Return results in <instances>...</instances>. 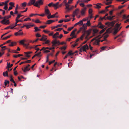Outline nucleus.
I'll return each mask as SVG.
<instances>
[{
	"instance_id": "864d4df0",
	"label": "nucleus",
	"mask_w": 129,
	"mask_h": 129,
	"mask_svg": "<svg viewBox=\"0 0 129 129\" xmlns=\"http://www.w3.org/2000/svg\"><path fill=\"white\" fill-rule=\"evenodd\" d=\"M43 31L46 33L48 34L50 32V31L49 30H43Z\"/></svg>"
},
{
	"instance_id": "2eb2a0df",
	"label": "nucleus",
	"mask_w": 129,
	"mask_h": 129,
	"mask_svg": "<svg viewBox=\"0 0 129 129\" xmlns=\"http://www.w3.org/2000/svg\"><path fill=\"white\" fill-rule=\"evenodd\" d=\"M86 9V7H84V8L82 9L81 11V15L83 16L85 14Z\"/></svg>"
},
{
	"instance_id": "338daca9",
	"label": "nucleus",
	"mask_w": 129,
	"mask_h": 129,
	"mask_svg": "<svg viewBox=\"0 0 129 129\" xmlns=\"http://www.w3.org/2000/svg\"><path fill=\"white\" fill-rule=\"evenodd\" d=\"M79 5L83 7H84V6H85V5L83 3H80V4Z\"/></svg>"
},
{
	"instance_id": "0eeeda50",
	"label": "nucleus",
	"mask_w": 129,
	"mask_h": 129,
	"mask_svg": "<svg viewBox=\"0 0 129 129\" xmlns=\"http://www.w3.org/2000/svg\"><path fill=\"white\" fill-rule=\"evenodd\" d=\"M44 12L45 14L48 15L47 16H49L51 13L48 9V7L47 6H45L44 8Z\"/></svg>"
},
{
	"instance_id": "39448f33",
	"label": "nucleus",
	"mask_w": 129,
	"mask_h": 129,
	"mask_svg": "<svg viewBox=\"0 0 129 129\" xmlns=\"http://www.w3.org/2000/svg\"><path fill=\"white\" fill-rule=\"evenodd\" d=\"M88 46L87 44H86L80 48V52H82L83 51L86 52V50H88Z\"/></svg>"
},
{
	"instance_id": "a878e982",
	"label": "nucleus",
	"mask_w": 129,
	"mask_h": 129,
	"mask_svg": "<svg viewBox=\"0 0 129 129\" xmlns=\"http://www.w3.org/2000/svg\"><path fill=\"white\" fill-rule=\"evenodd\" d=\"M59 34V33L58 32H56L53 36V37L54 38H58V35Z\"/></svg>"
},
{
	"instance_id": "c85d7f7f",
	"label": "nucleus",
	"mask_w": 129,
	"mask_h": 129,
	"mask_svg": "<svg viewBox=\"0 0 129 129\" xmlns=\"http://www.w3.org/2000/svg\"><path fill=\"white\" fill-rule=\"evenodd\" d=\"M121 27L118 30L117 29H115L114 28V31L113 32V34H116L120 29Z\"/></svg>"
},
{
	"instance_id": "7ed1b4c3",
	"label": "nucleus",
	"mask_w": 129,
	"mask_h": 129,
	"mask_svg": "<svg viewBox=\"0 0 129 129\" xmlns=\"http://www.w3.org/2000/svg\"><path fill=\"white\" fill-rule=\"evenodd\" d=\"M11 17V16L10 15L5 16L3 17V19L0 22L3 24H9L10 23L9 20H6L10 18Z\"/></svg>"
},
{
	"instance_id": "bf43d9fd",
	"label": "nucleus",
	"mask_w": 129,
	"mask_h": 129,
	"mask_svg": "<svg viewBox=\"0 0 129 129\" xmlns=\"http://www.w3.org/2000/svg\"><path fill=\"white\" fill-rule=\"evenodd\" d=\"M107 18L108 19L110 20H111L113 19V17H112V16H108Z\"/></svg>"
},
{
	"instance_id": "680f3d73",
	"label": "nucleus",
	"mask_w": 129,
	"mask_h": 129,
	"mask_svg": "<svg viewBox=\"0 0 129 129\" xmlns=\"http://www.w3.org/2000/svg\"><path fill=\"white\" fill-rule=\"evenodd\" d=\"M73 26L70 27L68 28V30L69 31H70L73 28Z\"/></svg>"
},
{
	"instance_id": "f257e3e1",
	"label": "nucleus",
	"mask_w": 129,
	"mask_h": 129,
	"mask_svg": "<svg viewBox=\"0 0 129 129\" xmlns=\"http://www.w3.org/2000/svg\"><path fill=\"white\" fill-rule=\"evenodd\" d=\"M73 1V0H68V2L66 4V7L65 8V13L69 12L70 11L74 8V6L73 5L70 6V5L72 3Z\"/></svg>"
},
{
	"instance_id": "f8f14e48",
	"label": "nucleus",
	"mask_w": 129,
	"mask_h": 129,
	"mask_svg": "<svg viewBox=\"0 0 129 129\" xmlns=\"http://www.w3.org/2000/svg\"><path fill=\"white\" fill-rule=\"evenodd\" d=\"M34 25L31 23H30L24 25V26L26 27L27 29H28L30 27H33L34 26Z\"/></svg>"
},
{
	"instance_id": "f704fd0d",
	"label": "nucleus",
	"mask_w": 129,
	"mask_h": 129,
	"mask_svg": "<svg viewBox=\"0 0 129 129\" xmlns=\"http://www.w3.org/2000/svg\"><path fill=\"white\" fill-rule=\"evenodd\" d=\"M111 28H108L106 31L105 33H111Z\"/></svg>"
},
{
	"instance_id": "a211bd4d",
	"label": "nucleus",
	"mask_w": 129,
	"mask_h": 129,
	"mask_svg": "<svg viewBox=\"0 0 129 129\" xmlns=\"http://www.w3.org/2000/svg\"><path fill=\"white\" fill-rule=\"evenodd\" d=\"M80 10L79 9L77 8L73 12V13H74L76 16L78 15L79 12Z\"/></svg>"
},
{
	"instance_id": "603ef678",
	"label": "nucleus",
	"mask_w": 129,
	"mask_h": 129,
	"mask_svg": "<svg viewBox=\"0 0 129 129\" xmlns=\"http://www.w3.org/2000/svg\"><path fill=\"white\" fill-rule=\"evenodd\" d=\"M11 41V40H8V41H7L5 43H4L3 44H2V46H3V45H5L6 44L10 42Z\"/></svg>"
},
{
	"instance_id": "bb28decb",
	"label": "nucleus",
	"mask_w": 129,
	"mask_h": 129,
	"mask_svg": "<svg viewBox=\"0 0 129 129\" xmlns=\"http://www.w3.org/2000/svg\"><path fill=\"white\" fill-rule=\"evenodd\" d=\"M62 24H59L54 26H52L51 27V29H53L55 28H57L58 27H61L62 26Z\"/></svg>"
},
{
	"instance_id": "1a4fd4ad",
	"label": "nucleus",
	"mask_w": 129,
	"mask_h": 129,
	"mask_svg": "<svg viewBox=\"0 0 129 129\" xmlns=\"http://www.w3.org/2000/svg\"><path fill=\"white\" fill-rule=\"evenodd\" d=\"M58 14L57 12H56V13L52 15H51V14H50V16H47V18L48 19L53 18L55 17L57 18L58 17V16L57 15Z\"/></svg>"
},
{
	"instance_id": "9b49d317",
	"label": "nucleus",
	"mask_w": 129,
	"mask_h": 129,
	"mask_svg": "<svg viewBox=\"0 0 129 129\" xmlns=\"http://www.w3.org/2000/svg\"><path fill=\"white\" fill-rule=\"evenodd\" d=\"M52 43L53 46H55L56 45H59V41L56 40H54L52 41Z\"/></svg>"
},
{
	"instance_id": "3c124183",
	"label": "nucleus",
	"mask_w": 129,
	"mask_h": 129,
	"mask_svg": "<svg viewBox=\"0 0 129 129\" xmlns=\"http://www.w3.org/2000/svg\"><path fill=\"white\" fill-rule=\"evenodd\" d=\"M16 23H17L18 22H22V20H18V19H16Z\"/></svg>"
},
{
	"instance_id": "5701e85b",
	"label": "nucleus",
	"mask_w": 129,
	"mask_h": 129,
	"mask_svg": "<svg viewBox=\"0 0 129 129\" xmlns=\"http://www.w3.org/2000/svg\"><path fill=\"white\" fill-rule=\"evenodd\" d=\"M74 54V53H73L72 50H70L68 53L67 55L68 57L69 56L73 55Z\"/></svg>"
},
{
	"instance_id": "20e7f679",
	"label": "nucleus",
	"mask_w": 129,
	"mask_h": 129,
	"mask_svg": "<svg viewBox=\"0 0 129 129\" xmlns=\"http://www.w3.org/2000/svg\"><path fill=\"white\" fill-rule=\"evenodd\" d=\"M43 0H39L37 1L34 4V6L38 8L40 7V6L43 4Z\"/></svg>"
},
{
	"instance_id": "412c9836",
	"label": "nucleus",
	"mask_w": 129,
	"mask_h": 129,
	"mask_svg": "<svg viewBox=\"0 0 129 129\" xmlns=\"http://www.w3.org/2000/svg\"><path fill=\"white\" fill-rule=\"evenodd\" d=\"M47 39L46 36L45 35H43L42 38L40 39V41H45Z\"/></svg>"
},
{
	"instance_id": "a19ab883",
	"label": "nucleus",
	"mask_w": 129,
	"mask_h": 129,
	"mask_svg": "<svg viewBox=\"0 0 129 129\" xmlns=\"http://www.w3.org/2000/svg\"><path fill=\"white\" fill-rule=\"evenodd\" d=\"M85 35V34L84 33H83L82 35L79 38V39L81 40H82L83 39Z\"/></svg>"
},
{
	"instance_id": "49530a36",
	"label": "nucleus",
	"mask_w": 129,
	"mask_h": 129,
	"mask_svg": "<svg viewBox=\"0 0 129 129\" xmlns=\"http://www.w3.org/2000/svg\"><path fill=\"white\" fill-rule=\"evenodd\" d=\"M53 3L52 2H51L48 5V7L49 6L50 7H51V6H53Z\"/></svg>"
},
{
	"instance_id": "4468645a",
	"label": "nucleus",
	"mask_w": 129,
	"mask_h": 129,
	"mask_svg": "<svg viewBox=\"0 0 129 129\" xmlns=\"http://www.w3.org/2000/svg\"><path fill=\"white\" fill-rule=\"evenodd\" d=\"M21 30H20L18 32H16L14 34V35L16 36L22 35L23 34V33L21 31Z\"/></svg>"
},
{
	"instance_id": "cd10ccee",
	"label": "nucleus",
	"mask_w": 129,
	"mask_h": 129,
	"mask_svg": "<svg viewBox=\"0 0 129 129\" xmlns=\"http://www.w3.org/2000/svg\"><path fill=\"white\" fill-rule=\"evenodd\" d=\"M27 42V40L25 39H23L22 40L20 41L19 43L20 44L23 45H24V43L25 42Z\"/></svg>"
},
{
	"instance_id": "052dcab7",
	"label": "nucleus",
	"mask_w": 129,
	"mask_h": 129,
	"mask_svg": "<svg viewBox=\"0 0 129 129\" xmlns=\"http://www.w3.org/2000/svg\"><path fill=\"white\" fill-rule=\"evenodd\" d=\"M92 10L91 9H89V13L90 14H91L92 13Z\"/></svg>"
},
{
	"instance_id": "37998d69",
	"label": "nucleus",
	"mask_w": 129,
	"mask_h": 129,
	"mask_svg": "<svg viewBox=\"0 0 129 129\" xmlns=\"http://www.w3.org/2000/svg\"><path fill=\"white\" fill-rule=\"evenodd\" d=\"M9 5H10L11 6H12L13 7H14V3L13 2H10V3Z\"/></svg>"
},
{
	"instance_id": "f03ea898",
	"label": "nucleus",
	"mask_w": 129,
	"mask_h": 129,
	"mask_svg": "<svg viewBox=\"0 0 129 129\" xmlns=\"http://www.w3.org/2000/svg\"><path fill=\"white\" fill-rule=\"evenodd\" d=\"M102 37L100 35H98L94 38L91 41L92 44L93 45H99L100 41V39Z\"/></svg>"
},
{
	"instance_id": "0e129e2a",
	"label": "nucleus",
	"mask_w": 129,
	"mask_h": 129,
	"mask_svg": "<svg viewBox=\"0 0 129 129\" xmlns=\"http://www.w3.org/2000/svg\"><path fill=\"white\" fill-rule=\"evenodd\" d=\"M112 3V2L111 1H109V2H107L105 3V4L106 5H109L111 4Z\"/></svg>"
},
{
	"instance_id": "393cba45",
	"label": "nucleus",
	"mask_w": 129,
	"mask_h": 129,
	"mask_svg": "<svg viewBox=\"0 0 129 129\" xmlns=\"http://www.w3.org/2000/svg\"><path fill=\"white\" fill-rule=\"evenodd\" d=\"M95 5L96 6H94V7L97 9H99L101 7V6L102 5L101 3H98L97 4H95Z\"/></svg>"
},
{
	"instance_id": "473e14b6",
	"label": "nucleus",
	"mask_w": 129,
	"mask_h": 129,
	"mask_svg": "<svg viewBox=\"0 0 129 129\" xmlns=\"http://www.w3.org/2000/svg\"><path fill=\"white\" fill-rule=\"evenodd\" d=\"M83 22H82V20L80 21L77 23V24H78V25H79L80 26L83 25Z\"/></svg>"
},
{
	"instance_id": "72a5a7b5",
	"label": "nucleus",
	"mask_w": 129,
	"mask_h": 129,
	"mask_svg": "<svg viewBox=\"0 0 129 129\" xmlns=\"http://www.w3.org/2000/svg\"><path fill=\"white\" fill-rule=\"evenodd\" d=\"M3 75L4 76H8V72L7 71H6L5 72H4L3 73Z\"/></svg>"
},
{
	"instance_id": "6e6d98bb",
	"label": "nucleus",
	"mask_w": 129,
	"mask_h": 129,
	"mask_svg": "<svg viewBox=\"0 0 129 129\" xmlns=\"http://www.w3.org/2000/svg\"><path fill=\"white\" fill-rule=\"evenodd\" d=\"M28 20H31V19L30 18L28 17L27 18H26L24 20V21H28Z\"/></svg>"
},
{
	"instance_id": "8fccbe9b",
	"label": "nucleus",
	"mask_w": 129,
	"mask_h": 129,
	"mask_svg": "<svg viewBox=\"0 0 129 129\" xmlns=\"http://www.w3.org/2000/svg\"><path fill=\"white\" fill-rule=\"evenodd\" d=\"M22 15H21L20 14H18L17 15V17L16 19H18L20 17L22 16Z\"/></svg>"
},
{
	"instance_id": "4d7b16f0",
	"label": "nucleus",
	"mask_w": 129,
	"mask_h": 129,
	"mask_svg": "<svg viewBox=\"0 0 129 129\" xmlns=\"http://www.w3.org/2000/svg\"><path fill=\"white\" fill-rule=\"evenodd\" d=\"M55 48V47H54V46H53V45H52L51 47L49 48V49L50 50L53 49H54Z\"/></svg>"
},
{
	"instance_id": "b1692460",
	"label": "nucleus",
	"mask_w": 129,
	"mask_h": 129,
	"mask_svg": "<svg viewBox=\"0 0 129 129\" xmlns=\"http://www.w3.org/2000/svg\"><path fill=\"white\" fill-rule=\"evenodd\" d=\"M121 24L119 23V24H118L117 23L115 25V27H114V28L115 29H117L118 30L120 28V26L121 25Z\"/></svg>"
},
{
	"instance_id": "58836bf2",
	"label": "nucleus",
	"mask_w": 129,
	"mask_h": 129,
	"mask_svg": "<svg viewBox=\"0 0 129 129\" xmlns=\"http://www.w3.org/2000/svg\"><path fill=\"white\" fill-rule=\"evenodd\" d=\"M106 29V28H105L101 30L99 34H101L103 32H104Z\"/></svg>"
},
{
	"instance_id": "de8ad7c7",
	"label": "nucleus",
	"mask_w": 129,
	"mask_h": 129,
	"mask_svg": "<svg viewBox=\"0 0 129 129\" xmlns=\"http://www.w3.org/2000/svg\"><path fill=\"white\" fill-rule=\"evenodd\" d=\"M11 35L5 37L4 38H2V39L4 40L6 39H7L8 38H9L11 37Z\"/></svg>"
},
{
	"instance_id": "6ab92c4d",
	"label": "nucleus",
	"mask_w": 129,
	"mask_h": 129,
	"mask_svg": "<svg viewBox=\"0 0 129 129\" xmlns=\"http://www.w3.org/2000/svg\"><path fill=\"white\" fill-rule=\"evenodd\" d=\"M98 29L96 28H94L92 29V34L93 36H94L95 34L97 33L98 31Z\"/></svg>"
},
{
	"instance_id": "c03bdc74",
	"label": "nucleus",
	"mask_w": 129,
	"mask_h": 129,
	"mask_svg": "<svg viewBox=\"0 0 129 129\" xmlns=\"http://www.w3.org/2000/svg\"><path fill=\"white\" fill-rule=\"evenodd\" d=\"M35 22L37 23H41V21L39 19H37L35 21Z\"/></svg>"
},
{
	"instance_id": "aec40b11",
	"label": "nucleus",
	"mask_w": 129,
	"mask_h": 129,
	"mask_svg": "<svg viewBox=\"0 0 129 129\" xmlns=\"http://www.w3.org/2000/svg\"><path fill=\"white\" fill-rule=\"evenodd\" d=\"M55 21V20H50L47 21V22L46 24H49L51 23H53Z\"/></svg>"
},
{
	"instance_id": "7c9ffc66",
	"label": "nucleus",
	"mask_w": 129,
	"mask_h": 129,
	"mask_svg": "<svg viewBox=\"0 0 129 129\" xmlns=\"http://www.w3.org/2000/svg\"><path fill=\"white\" fill-rule=\"evenodd\" d=\"M16 43L15 42H12L11 43L9 44V46H12L16 45Z\"/></svg>"
},
{
	"instance_id": "423d86ee",
	"label": "nucleus",
	"mask_w": 129,
	"mask_h": 129,
	"mask_svg": "<svg viewBox=\"0 0 129 129\" xmlns=\"http://www.w3.org/2000/svg\"><path fill=\"white\" fill-rule=\"evenodd\" d=\"M86 24L84 23L82 25V26L80 28V30L82 32V33L85 34V31L87 29Z\"/></svg>"
},
{
	"instance_id": "ddd939ff",
	"label": "nucleus",
	"mask_w": 129,
	"mask_h": 129,
	"mask_svg": "<svg viewBox=\"0 0 129 129\" xmlns=\"http://www.w3.org/2000/svg\"><path fill=\"white\" fill-rule=\"evenodd\" d=\"M114 23L113 22H107L105 23V24L107 25L108 27H113L114 25Z\"/></svg>"
},
{
	"instance_id": "9d476101",
	"label": "nucleus",
	"mask_w": 129,
	"mask_h": 129,
	"mask_svg": "<svg viewBox=\"0 0 129 129\" xmlns=\"http://www.w3.org/2000/svg\"><path fill=\"white\" fill-rule=\"evenodd\" d=\"M92 30V29H90L87 30H86L85 32V34L86 33L87 35H86V37L85 38V39H86L87 40L88 39L87 38L88 36L90 35V34Z\"/></svg>"
},
{
	"instance_id": "c9c22d12",
	"label": "nucleus",
	"mask_w": 129,
	"mask_h": 129,
	"mask_svg": "<svg viewBox=\"0 0 129 129\" xmlns=\"http://www.w3.org/2000/svg\"><path fill=\"white\" fill-rule=\"evenodd\" d=\"M13 65V64H10V63H8V65L7 67L8 68H10L12 67Z\"/></svg>"
},
{
	"instance_id": "a18cd8bd",
	"label": "nucleus",
	"mask_w": 129,
	"mask_h": 129,
	"mask_svg": "<svg viewBox=\"0 0 129 129\" xmlns=\"http://www.w3.org/2000/svg\"><path fill=\"white\" fill-rule=\"evenodd\" d=\"M24 53L25 54V56H26L27 57H30V56L29 55V54H28L27 53V52H24Z\"/></svg>"
},
{
	"instance_id": "f3484780",
	"label": "nucleus",
	"mask_w": 129,
	"mask_h": 129,
	"mask_svg": "<svg viewBox=\"0 0 129 129\" xmlns=\"http://www.w3.org/2000/svg\"><path fill=\"white\" fill-rule=\"evenodd\" d=\"M35 2L36 0H30L29 2L28 3V5L29 6L33 5L34 6Z\"/></svg>"
},
{
	"instance_id": "ea45409f",
	"label": "nucleus",
	"mask_w": 129,
	"mask_h": 129,
	"mask_svg": "<svg viewBox=\"0 0 129 129\" xmlns=\"http://www.w3.org/2000/svg\"><path fill=\"white\" fill-rule=\"evenodd\" d=\"M5 6L4 7V9H5V10H7L8 9V4H5Z\"/></svg>"
},
{
	"instance_id": "13d9d810",
	"label": "nucleus",
	"mask_w": 129,
	"mask_h": 129,
	"mask_svg": "<svg viewBox=\"0 0 129 129\" xmlns=\"http://www.w3.org/2000/svg\"><path fill=\"white\" fill-rule=\"evenodd\" d=\"M50 42V41L49 40H47L46 41L43 43L44 44H49Z\"/></svg>"
},
{
	"instance_id": "c756f323",
	"label": "nucleus",
	"mask_w": 129,
	"mask_h": 129,
	"mask_svg": "<svg viewBox=\"0 0 129 129\" xmlns=\"http://www.w3.org/2000/svg\"><path fill=\"white\" fill-rule=\"evenodd\" d=\"M34 29H35L34 31L35 32H36L38 31H40L41 30V29H40L37 27H34Z\"/></svg>"
},
{
	"instance_id": "4be33fe9",
	"label": "nucleus",
	"mask_w": 129,
	"mask_h": 129,
	"mask_svg": "<svg viewBox=\"0 0 129 129\" xmlns=\"http://www.w3.org/2000/svg\"><path fill=\"white\" fill-rule=\"evenodd\" d=\"M59 3V2H57L55 4H53V6L55 8V9H56L58 8V6Z\"/></svg>"
},
{
	"instance_id": "6e6552de",
	"label": "nucleus",
	"mask_w": 129,
	"mask_h": 129,
	"mask_svg": "<svg viewBox=\"0 0 129 129\" xmlns=\"http://www.w3.org/2000/svg\"><path fill=\"white\" fill-rule=\"evenodd\" d=\"M76 30V29L72 31L70 35V36L73 39L76 38L77 37V35H76L75 34V33Z\"/></svg>"
},
{
	"instance_id": "09e8293b",
	"label": "nucleus",
	"mask_w": 129,
	"mask_h": 129,
	"mask_svg": "<svg viewBox=\"0 0 129 129\" xmlns=\"http://www.w3.org/2000/svg\"><path fill=\"white\" fill-rule=\"evenodd\" d=\"M27 3L26 2H24L22 4V5L23 7H25L26 6Z\"/></svg>"
},
{
	"instance_id": "2f4dec72",
	"label": "nucleus",
	"mask_w": 129,
	"mask_h": 129,
	"mask_svg": "<svg viewBox=\"0 0 129 129\" xmlns=\"http://www.w3.org/2000/svg\"><path fill=\"white\" fill-rule=\"evenodd\" d=\"M86 25L87 28L88 26H90L91 25V23L89 20L87 21L86 24Z\"/></svg>"
},
{
	"instance_id": "e2e57ef3",
	"label": "nucleus",
	"mask_w": 129,
	"mask_h": 129,
	"mask_svg": "<svg viewBox=\"0 0 129 129\" xmlns=\"http://www.w3.org/2000/svg\"><path fill=\"white\" fill-rule=\"evenodd\" d=\"M36 37H40L41 36V35L39 33L37 34L36 35Z\"/></svg>"
},
{
	"instance_id": "69168bd1",
	"label": "nucleus",
	"mask_w": 129,
	"mask_h": 129,
	"mask_svg": "<svg viewBox=\"0 0 129 129\" xmlns=\"http://www.w3.org/2000/svg\"><path fill=\"white\" fill-rule=\"evenodd\" d=\"M46 27V25L41 26H40L39 28H44L45 27Z\"/></svg>"
},
{
	"instance_id": "4c0bfd02",
	"label": "nucleus",
	"mask_w": 129,
	"mask_h": 129,
	"mask_svg": "<svg viewBox=\"0 0 129 129\" xmlns=\"http://www.w3.org/2000/svg\"><path fill=\"white\" fill-rule=\"evenodd\" d=\"M23 56L22 54H19L18 55H15L13 56V57L15 58H17L18 57H19L20 56Z\"/></svg>"
},
{
	"instance_id": "dca6fc26",
	"label": "nucleus",
	"mask_w": 129,
	"mask_h": 129,
	"mask_svg": "<svg viewBox=\"0 0 129 129\" xmlns=\"http://www.w3.org/2000/svg\"><path fill=\"white\" fill-rule=\"evenodd\" d=\"M29 64H28L26 67L24 68L23 71L24 72H25L27 71H29L30 70V68H29L30 66Z\"/></svg>"
},
{
	"instance_id": "774afa93",
	"label": "nucleus",
	"mask_w": 129,
	"mask_h": 129,
	"mask_svg": "<svg viewBox=\"0 0 129 129\" xmlns=\"http://www.w3.org/2000/svg\"><path fill=\"white\" fill-rule=\"evenodd\" d=\"M105 19V16L104 17H100V20H102L104 19Z\"/></svg>"
},
{
	"instance_id": "5fc2aeb1",
	"label": "nucleus",
	"mask_w": 129,
	"mask_h": 129,
	"mask_svg": "<svg viewBox=\"0 0 129 129\" xmlns=\"http://www.w3.org/2000/svg\"><path fill=\"white\" fill-rule=\"evenodd\" d=\"M66 48V46H64L60 48V49L61 50H65Z\"/></svg>"
},
{
	"instance_id": "e433bc0d",
	"label": "nucleus",
	"mask_w": 129,
	"mask_h": 129,
	"mask_svg": "<svg viewBox=\"0 0 129 129\" xmlns=\"http://www.w3.org/2000/svg\"><path fill=\"white\" fill-rule=\"evenodd\" d=\"M63 28H58L54 30L55 31H60L62 30Z\"/></svg>"
},
{
	"instance_id": "79ce46f5",
	"label": "nucleus",
	"mask_w": 129,
	"mask_h": 129,
	"mask_svg": "<svg viewBox=\"0 0 129 129\" xmlns=\"http://www.w3.org/2000/svg\"><path fill=\"white\" fill-rule=\"evenodd\" d=\"M5 86H6V85L8 84H9V81H7V80H5Z\"/></svg>"
}]
</instances>
